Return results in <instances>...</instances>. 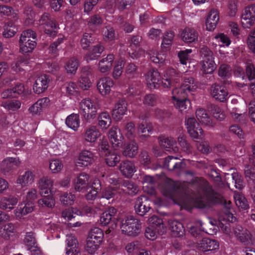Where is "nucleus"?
<instances>
[{
  "label": "nucleus",
  "instance_id": "f257e3e1",
  "mask_svg": "<svg viewBox=\"0 0 255 255\" xmlns=\"http://www.w3.org/2000/svg\"><path fill=\"white\" fill-rule=\"evenodd\" d=\"M180 75L174 69H169L165 71L161 82L160 74L156 69L149 70L145 75V80L147 87L151 90L158 89L161 84L164 88H168L174 83L179 81Z\"/></svg>",
  "mask_w": 255,
  "mask_h": 255
},
{
  "label": "nucleus",
  "instance_id": "f03ea898",
  "mask_svg": "<svg viewBox=\"0 0 255 255\" xmlns=\"http://www.w3.org/2000/svg\"><path fill=\"white\" fill-rule=\"evenodd\" d=\"M236 220V218L234 216L233 214L229 211H226L224 214L220 215L219 217L218 222L216 221H210V224L214 226L212 232L206 233L208 234H213L216 233L218 230L217 226H219L222 230L229 236L230 235V228L229 222H234ZM202 223L199 221L197 222L195 226H191L189 227V232L194 237H197L200 235L202 232H205L204 228L202 227Z\"/></svg>",
  "mask_w": 255,
  "mask_h": 255
},
{
  "label": "nucleus",
  "instance_id": "7ed1b4c3",
  "mask_svg": "<svg viewBox=\"0 0 255 255\" xmlns=\"http://www.w3.org/2000/svg\"><path fill=\"white\" fill-rule=\"evenodd\" d=\"M201 60V70L204 74H211L217 68L213 52L207 47L203 46L200 49Z\"/></svg>",
  "mask_w": 255,
  "mask_h": 255
},
{
  "label": "nucleus",
  "instance_id": "20e7f679",
  "mask_svg": "<svg viewBox=\"0 0 255 255\" xmlns=\"http://www.w3.org/2000/svg\"><path fill=\"white\" fill-rule=\"evenodd\" d=\"M36 33L31 29L23 31L19 40V51L22 53H28L33 51L36 46Z\"/></svg>",
  "mask_w": 255,
  "mask_h": 255
},
{
  "label": "nucleus",
  "instance_id": "39448f33",
  "mask_svg": "<svg viewBox=\"0 0 255 255\" xmlns=\"http://www.w3.org/2000/svg\"><path fill=\"white\" fill-rule=\"evenodd\" d=\"M120 228L123 234L129 236H135L140 232L141 224L139 220L130 216L123 220Z\"/></svg>",
  "mask_w": 255,
  "mask_h": 255
},
{
  "label": "nucleus",
  "instance_id": "423d86ee",
  "mask_svg": "<svg viewBox=\"0 0 255 255\" xmlns=\"http://www.w3.org/2000/svg\"><path fill=\"white\" fill-rule=\"evenodd\" d=\"M203 194V196L199 195L194 201L196 207L203 208L210 203H216L221 201V196L211 188L204 191Z\"/></svg>",
  "mask_w": 255,
  "mask_h": 255
},
{
  "label": "nucleus",
  "instance_id": "0eeeda50",
  "mask_svg": "<svg viewBox=\"0 0 255 255\" xmlns=\"http://www.w3.org/2000/svg\"><path fill=\"white\" fill-rule=\"evenodd\" d=\"M99 153L105 156L106 164L109 166H115L120 161V156L115 152L110 151L108 141L103 136L99 143Z\"/></svg>",
  "mask_w": 255,
  "mask_h": 255
},
{
  "label": "nucleus",
  "instance_id": "6e6552de",
  "mask_svg": "<svg viewBox=\"0 0 255 255\" xmlns=\"http://www.w3.org/2000/svg\"><path fill=\"white\" fill-rule=\"evenodd\" d=\"M80 107L84 118L86 120H89L96 117L99 109V105L94 100L85 98L80 103Z\"/></svg>",
  "mask_w": 255,
  "mask_h": 255
},
{
  "label": "nucleus",
  "instance_id": "1a4fd4ad",
  "mask_svg": "<svg viewBox=\"0 0 255 255\" xmlns=\"http://www.w3.org/2000/svg\"><path fill=\"white\" fill-rule=\"evenodd\" d=\"M39 26H41L44 32L51 36H55L58 27L56 20L48 12L43 13L38 20Z\"/></svg>",
  "mask_w": 255,
  "mask_h": 255
},
{
  "label": "nucleus",
  "instance_id": "9d476101",
  "mask_svg": "<svg viewBox=\"0 0 255 255\" xmlns=\"http://www.w3.org/2000/svg\"><path fill=\"white\" fill-rule=\"evenodd\" d=\"M255 23V5L250 4L245 7L241 16V24L244 29H250Z\"/></svg>",
  "mask_w": 255,
  "mask_h": 255
},
{
  "label": "nucleus",
  "instance_id": "9b49d317",
  "mask_svg": "<svg viewBox=\"0 0 255 255\" xmlns=\"http://www.w3.org/2000/svg\"><path fill=\"white\" fill-rule=\"evenodd\" d=\"M95 161V155L89 150H83L74 160L77 167L86 168L92 165Z\"/></svg>",
  "mask_w": 255,
  "mask_h": 255
},
{
  "label": "nucleus",
  "instance_id": "f8f14e48",
  "mask_svg": "<svg viewBox=\"0 0 255 255\" xmlns=\"http://www.w3.org/2000/svg\"><path fill=\"white\" fill-rule=\"evenodd\" d=\"M108 136L112 147L119 149L123 144L124 136L120 129L117 127H112L108 131Z\"/></svg>",
  "mask_w": 255,
  "mask_h": 255
},
{
  "label": "nucleus",
  "instance_id": "ddd939ff",
  "mask_svg": "<svg viewBox=\"0 0 255 255\" xmlns=\"http://www.w3.org/2000/svg\"><path fill=\"white\" fill-rule=\"evenodd\" d=\"M197 87V83L193 78L184 77L181 86L173 90H177L180 95L187 97L188 94H193Z\"/></svg>",
  "mask_w": 255,
  "mask_h": 255
},
{
  "label": "nucleus",
  "instance_id": "4468645a",
  "mask_svg": "<svg viewBox=\"0 0 255 255\" xmlns=\"http://www.w3.org/2000/svg\"><path fill=\"white\" fill-rule=\"evenodd\" d=\"M50 105V100L48 98H41L29 107L28 112L32 116H39L43 110L48 108Z\"/></svg>",
  "mask_w": 255,
  "mask_h": 255
},
{
  "label": "nucleus",
  "instance_id": "2eb2a0df",
  "mask_svg": "<svg viewBox=\"0 0 255 255\" xmlns=\"http://www.w3.org/2000/svg\"><path fill=\"white\" fill-rule=\"evenodd\" d=\"M172 103L179 111L185 112L190 106V101L187 97L180 95L177 90H173Z\"/></svg>",
  "mask_w": 255,
  "mask_h": 255
},
{
  "label": "nucleus",
  "instance_id": "dca6fc26",
  "mask_svg": "<svg viewBox=\"0 0 255 255\" xmlns=\"http://www.w3.org/2000/svg\"><path fill=\"white\" fill-rule=\"evenodd\" d=\"M114 85V81L110 77H103L97 82V89L102 96H106L110 94Z\"/></svg>",
  "mask_w": 255,
  "mask_h": 255
},
{
  "label": "nucleus",
  "instance_id": "f3484780",
  "mask_svg": "<svg viewBox=\"0 0 255 255\" xmlns=\"http://www.w3.org/2000/svg\"><path fill=\"white\" fill-rule=\"evenodd\" d=\"M101 135L99 129L96 126L91 125L86 128L84 131L83 137L86 142L94 144Z\"/></svg>",
  "mask_w": 255,
  "mask_h": 255
},
{
  "label": "nucleus",
  "instance_id": "a211bd4d",
  "mask_svg": "<svg viewBox=\"0 0 255 255\" xmlns=\"http://www.w3.org/2000/svg\"><path fill=\"white\" fill-rule=\"evenodd\" d=\"M185 126L189 135L194 138L201 137L203 130L193 117H189L185 120Z\"/></svg>",
  "mask_w": 255,
  "mask_h": 255
},
{
  "label": "nucleus",
  "instance_id": "6ab92c4d",
  "mask_svg": "<svg viewBox=\"0 0 255 255\" xmlns=\"http://www.w3.org/2000/svg\"><path fill=\"white\" fill-rule=\"evenodd\" d=\"M50 79L46 74H42L37 77L32 86L33 92L40 94L44 92L48 87Z\"/></svg>",
  "mask_w": 255,
  "mask_h": 255
},
{
  "label": "nucleus",
  "instance_id": "aec40b11",
  "mask_svg": "<svg viewBox=\"0 0 255 255\" xmlns=\"http://www.w3.org/2000/svg\"><path fill=\"white\" fill-rule=\"evenodd\" d=\"M38 187L41 196L49 194H54L53 181L48 176H43L38 182Z\"/></svg>",
  "mask_w": 255,
  "mask_h": 255
},
{
  "label": "nucleus",
  "instance_id": "412c9836",
  "mask_svg": "<svg viewBox=\"0 0 255 255\" xmlns=\"http://www.w3.org/2000/svg\"><path fill=\"white\" fill-rule=\"evenodd\" d=\"M91 184L90 176L85 172L79 174L73 181L74 189L78 192L88 189Z\"/></svg>",
  "mask_w": 255,
  "mask_h": 255
},
{
  "label": "nucleus",
  "instance_id": "4be33fe9",
  "mask_svg": "<svg viewBox=\"0 0 255 255\" xmlns=\"http://www.w3.org/2000/svg\"><path fill=\"white\" fill-rule=\"evenodd\" d=\"M148 198L145 196L138 197L135 202L134 209L135 212L139 216H143L150 210Z\"/></svg>",
  "mask_w": 255,
  "mask_h": 255
},
{
  "label": "nucleus",
  "instance_id": "5701e85b",
  "mask_svg": "<svg viewBox=\"0 0 255 255\" xmlns=\"http://www.w3.org/2000/svg\"><path fill=\"white\" fill-rule=\"evenodd\" d=\"M0 237L6 240H14L17 238L15 225L12 223H8L1 226Z\"/></svg>",
  "mask_w": 255,
  "mask_h": 255
},
{
  "label": "nucleus",
  "instance_id": "b1692460",
  "mask_svg": "<svg viewBox=\"0 0 255 255\" xmlns=\"http://www.w3.org/2000/svg\"><path fill=\"white\" fill-rule=\"evenodd\" d=\"M18 199L17 197L7 194L0 197V209L10 211L17 205Z\"/></svg>",
  "mask_w": 255,
  "mask_h": 255
},
{
  "label": "nucleus",
  "instance_id": "393cba45",
  "mask_svg": "<svg viewBox=\"0 0 255 255\" xmlns=\"http://www.w3.org/2000/svg\"><path fill=\"white\" fill-rule=\"evenodd\" d=\"M211 94L217 101L225 102L228 98L229 93L225 87L214 84L211 87Z\"/></svg>",
  "mask_w": 255,
  "mask_h": 255
},
{
  "label": "nucleus",
  "instance_id": "a878e982",
  "mask_svg": "<svg viewBox=\"0 0 255 255\" xmlns=\"http://www.w3.org/2000/svg\"><path fill=\"white\" fill-rule=\"evenodd\" d=\"M35 176L33 172L28 170H26L17 177L15 183L21 188H24L34 182Z\"/></svg>",
  "mask_w": 255,
  "mask_h": 255
},
{
  "label": "nucleus",
  "instance_id": "bb28decb",
  "mask_svg": "<svg viewBox=\"0 0 255 255\" xmlns=\"http://www.w3.org/2000/svg\"><path fill=\"white\" fill-rule=\"evenodd\" d=\"M135 0H117V3L116 0H107L106 1L105 8L109 13L114 12V8L117 6L118 9L121 11L126 8V6L134 2Z\"/></svg>",
  "mask_w": 255,
  "mask_h": 255
},
{
  "label": "nucleus",
  "instance_id": "cd10ccee",
  "mask_svg": "<svg viewBox=\"0 0 255 255\" xmlns=\"http://www.w3.org/2000/svg\"><path fill=\"white\" fill-rule=\"evenodd\" d=\"M127 103L125 100H120L115 104L112 111V116L116 121L121 120L126 114Z\"/></svg>",
  "mask_w": 255,
  "mask_h": 255
},
{
  "label": "nucleus",
  "instance_id": "c85d7f7f",
  "mask_svg": "<svg viewBox=\"0 0 255 255\" xmlns=\"http://www.w3.org/2000/svg\"><path fill=\"white\" fill-rule=\"evenodd\" d=\"M140 38L139 36H134L131 40V43L128 51L132 59H136L142 55L144 52L139 46Z\"/></svg>",
  "mask_w": 255,
  "mask_h": 255
},
{
  "label": "nucleus",
  "instance_id": "c756f323",
  "mask_svg": "<svg viewBox=\"0 0 255 255\" xmlns=\"http://www.w3.org/2000/svg\"><path fill=\"white\" fill-rule=\"evenodd\" d=\"M115 57L113 54H109L101 59L98 65V70L102 73L109 74L112 67Z\"/></svg>",
  "mask_w": 255,
  "mask_h": 255
},
{
  "label": "nucleus",
  "instance_id": "7c9ffc66",
  "mask_svg": "<svg viewBox=\"0 0 255 255\" xmlns=\"http://www.w3.org/2000/svg\"><path fill=\"white\" fill-rule=\"evenodd\" d=\"M198 248L203 252L215 251L219 249V244L215 240L204 238L198 244Z\"/></svg>",
  "mask_w": 255,
  "mask_h": 255
},
{
  "label": "nucleus",
  "instance_id": "2f4dec72",
  "mask_svg": "<svg viewBox=\"0 0 255 255\" xmlns=\"http://www.w3.org/2000/svg\"><path fill=\"white\" fill-rule=\"evenodd\" d=\"M24 206L22 204L18 205L17 207L14 210V214L17 219H21L24 216L31 213L34 210V203L24 202Z\"/></svg>",
  "mask_w": 255,
  "mask_h": 255
},
{
  "label": "nucleus",
  "instance_id": "473e14b6",
  "mask_svg": "<svg viewBox=\"0 0 255 255\" xmlns=\"http://www.w3.org/2000/svg\"><path fill=\"white\" fill-rule=\"evenodd\" d=\"M219 20V11L215 9H213L209 12L206 20V29L208 31L213 30L218 23Z\"/></svg>",
  "mask_w": 255,
  "mask_h": 255
},
{
  "label": "nucleus",
  "instance_id": "72a5a7b5",
  "mask_svg": "<svg viewBox=\"0 0 255 255\" xmlns=\"http://www.w3.org/2000/svg\"><path fill=\"white\" fill-rule=\"evenodd\" d=\"M180 37L186 43H193L197 40L198 33L194 28L186 27L181 32Z\"/></svg>",
  "mask_w": 255,
  "mask_h": 255
},
{
  "label": "nucleus",
  "instance_id": "f704fd0d",
  "mask_svg": "<svg viewBox=\"0 0 255 255\" xmlns=\"http://www.w3.org/2000/svg\"><path fill=\"white\" fill-rule=\"evenodd\" d=\"M119 169L122 175L128 178L131 177L136 171L134 163L129 160L122 161L120 165Z\"/></svg>",
  "mask_w": 255,
  "mask_h": 255
},
{
  "label": "nucleus",
  "instance_id": "c9c22d12",
  "mask_svg": "<svg viewBox=\"0 0 255 255\" xmlns=\"http://www.w3.org/2000/svg\"><path fill=\"white\" fill-rule=\"evenodd\" d=\"M90 75L89 68H84L82 69L81 76L78 80L79 85L82 89L87 90L91 87L92 82L89 78Z\"/></svg>",
  "mask_w": 255,
  "mask_h": 255
},
{
  "label": "nucleus",
  "instance_id": "e433bc0d",
  "mask_svg": "<svg viewBox=\"0 0 255 255\" xmlns=\"http://www.w3.org/2000/svg\"><path fill=\"white\" fill-rule=\"evenodd\" d=\"M66 94L71 99L80 100L82 96L77 84L70 82L65 85Z\"/></svg>",
  "mask_w": 255,
  "mask_h": 255
},
{
  "label": "nucleus",
  "instance_id": "4c0bfd02",
  "mask_svg": "<svg viewBox=\"0 0 255 255\" xmlns=\"http://www.w3.org/2000/svg\"><path fill=\"white\" fill-rule=\"evenodd\" d=\"M20 163V161L18 157H7L1 162L0 169L4 174H6L11 170L13 166H17Z\"/></svg>",
  "mask_w": 255,
  "mask_h": 255
},
{
  "label": "nucleus",
  "instance_id": "58836bf2",
  "mask_svg": "<svg viewBox=\"0 0 255 255\" xmlns=\"http://www.w3.org/2000/svg\"><path fill=\"white\" fill-rule=\"evenodd\" d=\"M24 243L28 250L32 249L31 252L33 255H41V251L34 247L36 242L33 233L29 232L26 234L24 239Z\"/></svg>",
  "mask_w": 255,
  "mask_h": 255
},
{
  "label": "nucleus",
  "instance_id": "ea45409f",
  "mask_svg": "<svg viewBox=\"0 0 255 255\" xmlns=\"http://www.w3.org/2000/svg\"><path fill=\"white\" fill-rule=\"evenodd\" d=\"M159 140L161 146L166 148L167 150L174 152L177 151L178 148L176 146V142L173 137L160 136L159 138Z\"/></svg>",
  "mask_w": 255,
  "mask_h": 255
},
{
  "label": "nucleus",
  "instance_id": "a19ab883",
  "mask_svg": "<svg viewBox=\"0 0 255 255\" xmlns=\"http://www.w3.org/2000/svg\"><path fill=\"white\" fill-rule=\"evenodd\" d=\"M101 185L100 180L98 178H95L91 182L89 188H91L86 195V198L88 200H95L98 195V190L101 188Z\"/></svg>",
  "mask_w": 255,
  "mask_h": 255
},
{
  "label": "nucleus",
  "instance_id": "79ce46f5",
  "mask_svg": "<svg viewBox=\"0 0 255 255\" xmlns=\"http://www.w3.org/2000/svg\"><path fill=\"white\" fill-rule=\"evenodd\" d=\"M234 233L242 242L249 244L251 241V235L249 231L241 226L236 227L234 230Z\"/></svg>",
  "mask_w": 255,
  "mask_h": 255
},
{
  "label": "nucleus",
  "instance_id": "37998d69",
  "mask_svg": "<svg viewBox=\"0 0 255 255\" xmlns=\"http://www.w3.org/2000/svg\"><path fill=\"white\" fill-rule=\"evenodd\" d=\"M112 123V119L110 114L106 112L101 113L98 117V124L103 130H107Z\"/></svg>",
  "mask_w": 255,
  "mask_h": 255
},
{
  "label": "nucleus",
  "instance_id": "c03bdc74",
  "mask_svg": "<svg viewBox=\"0 0 255 255\" xmlns=\"http://www.w3.org/2000/svg\"><path fill=\"white\" fill-rule=\"evenodd\" d=\"M169 228L172 235L175 237H180L184 235L185 230L182 224L176 220L169 221Z\"/></svg>",
  "mask_w": 255,
  "mask_h": 255
},
{
  "label": "nucleus",
  "instance_id": "a18cd8bd",
  "mask_svg": "<svg viewBox=\"0 0 255 255\" xmlns=\"http://www.w3.org/2000/svg\"><path fill=\"white\" fill-rule=\"evenodd\" d=\"M138 148L137 143L132 141L124 145L122 153L124 156L131 158L137 154Z\"/></svg>",
  "mask_w": 255,
  "mask_h": 255
},
{
  "label": "nucleus",
  "instance_id": "49530a36",
  "mask_svg": "<svg viewBox=\"0 0 255 255\" xmlns=\"http://www.w3.org/2000/svg\"><path fill=\"white\" fill-rule=\"evenodd\" d=\"M196 116L199 122L202 124L209 127L213 126V123L206 111L203 109L200 108L197 110Z\"/></svg>",
  "mask_w": 255,
  "mask_h": 255
},
{
  "label": "nucleus",
  "instance_id": "de8ad7c7",
  "mask_svg": "<svg viewBox=\"0 0 255 255\" xmlns=\"http://www.w3.org/2000/svg\"><path fill=\"white\" fill-rule=\"evenodd\" d=\"M140 119L143 121L138 126V131L142 134L140 136L141 139H145L149 136V133H151L152 130V126L150 123H143L144 118L143 116L140 117Z\"/></svg>",
  "mask_w": 255,
  "mask_h": 255
},
{
  "label": "nucleus",
  "instance_id": "09e8293b",
  "mask_svg": "<svg viewBox=\"0 0 255 255\" xmlns=\"http://www.w3.org/2000/svg\"><path fill=\"white\" fill-rule=\"evenodd\" d=\"M66 124L74 131H77L80 125L79 115L74 113L70 115L66 119Z\"/></svg>",
  "mask_w": 255,
  "mask_h": 255
},
{
  "label": "nucleus",
  "instance_id": "8fccbe9b",
  "mask_svg": "<svg viewBox=\"0 0 255 255\" xmlns=\"http://www.w3.org/2000/svg\"><path fill=\"white\" fill-rule=\"evenodd\" d=\"M2 35L5 38L13 37L17 32V26L12 21L5 22L3 27Z\"/></svg>",
  "mask_w": 255,
  "mask_h": 255
},
{
  "label": "nucleus",
  "instance_id": "3c124183",
  "mask_svg": "<svg viewBox=\"0 0 255 255\" xmlns=\"http://www.w3.org/2000/svg\"><path fill=\"white\" fill-rule=\"evenodd\" d=\"M54 194L44 195L41 199L37 202L38 206L40 207H47L52 208L55 205V200L53 197Z\"/></svg>",
  "mask_w": 255,
  "mask_h": 255
},
{
  "label": "nucleus",
  "instance_id": "603ef678",
  "mask_svg": "<svg viewBox=\"0 0 255 255\" xmlns=\"http://www.w3.org/2000/svg\"><path fill=\"white\" fill-rule=\"evenodd\" d=\"M79 61L75 57H72L66 61L64 68L66 73L69 75H75L79 67Z\"/></svg>",
  "mask_w": 255,
  "mask_h": 255
},
{
  "label": "nucleus",
  "instance_id": "864d4df0",
  "mask_svg": "<svg viewBox=\"0 0 255 255\" xmlns=\"http://www.w3.org/2000/svg\"><path fill=\"white\" fill-rule=\"evenodd\" d=\"M117 213V210L114 207H110L104 212L100 217V223L103 226L108 225L112 218Z\"/></svg>",
  "mask_w": 255,
  "mask_h": 255
},
{
  "label": "nucleus",
  "instance_id": "5fc2aeb1",
  "mask_svg": "<svg viewBox=\"0 0 255 255\" xmlns=\"http://www.w3.org/2000/svg\"><path fill=\"white\" fill-rule=\"evenodd\" d=\"M234 198L235 204L239 208L247 210L249 208L247 200L242 193L235 191Z\"/></svg>",
  "mask_w": 255,
  "mask_h": 255
},
{
  "label": "nucleus",
  "instance_id": "6e6d98bb",
  "mask_svg": "<svg viewBox=\"0 0 255 255\" xmlns=\"http://www.w3.org/2000/svg\"><path fill=\"white\" fill-rule=\"evenodd\" d=\"M104 237L102 230L99 228H94L89 232L87 240L102 243Z\"/></svg>",
  "mask_w": 255,
  "mask_h": 255
},
{
  "label": "nucleus",
  "instance_id": "4d7b16f0",
  "mask_svg": "<svg viewBox=\"0 0 255 255\" xmlns=\"http://www.w3.org/2000/svg\"><path fill=\"white\" fill-rule=\"evenodd\" d=\"M66 247L65 249L66 254L70 255L71 251L75 249H78V244L77 239L72 235H67L66 236Z\"/></svg>",
  "mask_w": 255,
  "mask_h": 255
},
{
  "label": "nucleus",
  "instance_id": "13d9d810",
  "mask_svg": "<svg viewBox=\"0 0 255 255\" xmlns=\"http://www.w3.org/2000/svg\"><path fill=\"white\" fill-rule=\"evenodd\" d=\"M149 55L150 60L155 63L162 64L166 59V54L163 51L158 52L152 50L150 51Z\"/></svg>",
  "mask_w": 255,
  "mask_h": 255
},
{
  "label": "nucleus",
  "instance_id": "bf43d9fd",
  "mask_svg": "<svg viewBox=\"0 0 255 255\" xmlns=\"http://www.w3.org/2000/svg\"><path fill=\"white\" fill-rule=\"evenodd\" d=\"M213 40L218 43L220 47L229 46L231 43L230 37L224 33H218L213 37Z\"/></svg>",
  "mask_w": 255,
  "mask_h": 255
},
{
  "label": "nucleus",
  "instance_id": "052dcab7",
  "mask_svg": "<svg viewBox=\"0 0 255 255\" xmlns=\"http://www.w3.org/2000/svg\"><path fill=\"white\" fill-rule=\"evenodd\" d=\"M166 230H157V228L153 226H149L145 230V236L150 240H154L156 239L158 235H162L165 232Z\"/></svg>",
  "mask_w": 255,
  "mask_h": 255
},
{
  "label": "nucleus",
  "instance_id": "680f3d73",
  "mask_svg": "<svg viewBox=\"0 0 255 255\" xmlns=\"http://www.w3.org/2000/svg\"><path fill=\"white\" fill-rule=\"evenodd\" d=\"M125 63V60L122 59H120L115 61L112 73V76L114 79H119L122 75Z\"/></svg>",
  "mask_w": 255,
  "mask_h": 255
},
{
  "label": "nucleus",
  "instance_id": "e2e57ef3",
  "mask_svg": "<svg viewBox=\"0 0 255 255\" xmlns=\"http://www.w3.org/2000/svg\"><path fill=\"white\" fill-rule=\"evenodd\" d=\"M21 105V103L18 100H11L3 101L1 103V106L8 111H15L19 109Z\"/></svg>",
  "mask_w": 255,
  "mask_h": 255
},
{
  "label": "nucleus",
  "instance_id": "0e129e2a",
  "mask_svg": "<svg viewBox=\"0 0 255 255\" xmlns=\"http://www.w3.org/2000/svg\"><path fill=\"white\" fill-rule=\"evenodd\" d=\"M27 64V62L25 58L20 57L11 64V69L16 73L21 72L24 70L23 67L26 66Z\"/></svg>",
  "mask_w": 255,
  "mask_h": 255
},
{
  "label": "nucleus",
  "instance_id": "69168bd1",
  "mask_svg": "<svg viewBox=\"0 0 255 255\" xmlns=\"http://www.w3.org/2000/svg\"><path fill=\"white\" fill-rule=\"evenodd\" d=\"M17 14V10L14 9L12 7L0 5V15L15 18Z\"/></svg>",
  "mask_w": 255,
  "mask_h": 255
},
{
  "label": "nucleus",
  "instance_id": "338daca9",
  "mask_svg": "<svg viewBox=\"0 0 255 255\" xmlns=\"http://www.w3.org/2000/svg\"><path fill=\"white\" fill-rule=\"evenodd\" d=\"M238 0H229L227 4V14L229 17H235L238 10Z\"/></svg>",
  "mask_w": 255,
  "mask_h": 255
},
{
  "label": "nucleus",
  "instance_id": "774afa93",
  "mask_svg": "<svg viewBox=\"0 0 255 255\" xmlns=\"http://www.w3.org/2000/svg\"><path fill=\"white\" fill-rule=\"evenodd\" d=\"M24 23L25 25L28 26L33 23L35 13L31 7H27L24 11Z\"/></svg>",
  "mask_w": 255,
  "mask_h": 255
}]
</instances>
